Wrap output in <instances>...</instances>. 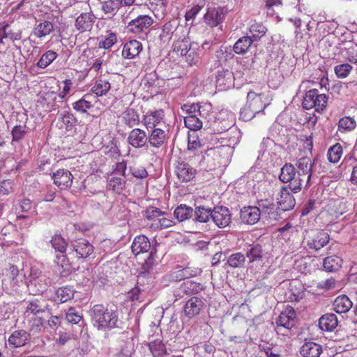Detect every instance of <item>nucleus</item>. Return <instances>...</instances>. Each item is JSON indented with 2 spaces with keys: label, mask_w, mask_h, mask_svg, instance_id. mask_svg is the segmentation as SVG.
<instances>
[{
  "label": "nucleus",
  "mask_w": 357,
  "mask_h": 357,
  "mask_svg": "<svg viewBox=\"0 0 357 357\" xmlns=\"http://www.w3.org/2000/svg\"><path fill=\"white\" fill-rule=\"evenodd\" d=\"M91 319L98 330L117 327L118 312L109 310L102 304L94 305L91 310Z\"/></svg>",
  "instance_id": "f257e3e1"
},
{
  "label": "nucleus",
  "mask_w": 357,
  "mask_h": 357,
  "mask_svg": "<svg viewBox=\"0 0 357 357\" xmlns=\"http://www.w3.org/2000/svg\"><path fill=\"white\" fill-rule=\"evenodd\" d=\"M127 165L125 161L117 162L114 171L109 176L107 188L117 195L121 194L126 188V171Z\"/></svg>",
  "instance_id": "f03ea898"
},
{
  "label": "nucleus",
  "mask_w": 357,
  "mask_h": 357,
  "mask_svg": "<svg viewBox=\"0 0 357 357\" xmlns=\"http://www.w3.org/2000/svg\"><path fill=\"white\" fill-rule=\"evenodd\" d=\"M153 22L154 20L150 15H139L128 23L126 31L141 38L142 35L146 34Z\"/></svg>",
  "instance_id": "7ed1b4c3"
},
{
  "label": "nucleus",
  "mask_w": 357,
  "mask_h": 357,
  "mask_svg": "<svg viewBox=\"0 0 357 357\" xmlns=\"http://www.w3.org/2000/svg\"><path fill=\"white\" fill-rule=\"evenodd\" d=\"M25 274L23 270L20 271L17 266L10 265L6 270L2 279V284L8 286L13 290H16L18 287L24 282Z\"/></svg>",
  "instance_id": "20e7f679"
},
{
  "label": "nucleus",
  "mask_w": 357,
  "mask_h": 357,
  "mask_svg": "<svg viewBox=\"0 0 357 357\" xmlns=\"http://www.w3.org/2000/svg\"><path fill=\"white\" fill-rule=\"evenodd\" d=\"M246 102L248 103L249 107L259 113L264 112L265 108L271 104V99L264 93L250 91L247 93Z\"/></svg>",
  "instance_id": "39448f33"
},
{
  "label": "nucleus",
  "mask_w": 357,
  "mask_h": 357,
  "mask_svg": "<svg viewBox=\"0 0 357 357\" xmlns=\"http://www.w3.org/2000/svg\"><path fill=\"white\" fill-rule=\"evenodd\" d=\"M202 283L194 280H186L181 283L174 291L176 298H181L185 296H190L200 293L204 289Z\"/></svg>",
  "instance_id": "423d86ee"
},
{
  "label": "nucleus",
  "mask_w": 357,
  "mask_h": 357,
  "mask_svg": "<svg viewBox=\"0 0 357 357\" xmlns=\"http://www.w3.org/2000/svg\"><path fill=\"white\" fill-rule=\"evenodd\" d=\"M142 124L149 129L157 128L161 123H165V112L162 109L148 111L142 117Z\"/></svg>",
  "instance_id": "0eeeda50"
},
{
  "label": "nucleus",
  "mask_w": 357,
  "mask_h": 357,
  "mask_svg": "<svg viewBox=\"0 0 357 357\" xmlns=\"http://www.w3.org/2000/svg\"><path fill=\"white\" fill-rule=\"evenodd\" d=\"M211 219L217 227L225 228L230 224L231 215L227 207L215 206L212 210Z\"/></svg>",
  "instance_id": "6e6552de"
},
{
  "label": "nucleus",
  "mask_w": 357,
  "mask_h": 357,
  "mask_svg": "<svg viewBox=\"0 0 357 357\" xmlns=\"http://www.w3.org/2000/svg\"><path fill=\"white\" fill-rule=\"evenodd\" d=\"M204 307V298L192 296L185 303L183 307V312L186 317L192 319L201 313Z\"/></svg>",
  "instance_id": "1a4fd4ad"
},
{
  "label": "nucleus",
  "mask_w": 357,
  "mask_h": 357,
  "mask_svg": "<svg viewBox=\"0 0 357 357\" xmlns=\"http://www.w3.org/2000/svg\"><path fill=\"white\" fill-rule=\"evenodd\" d=\"M148 144L155 149L162 148L167 142L168 132L161 128H154L147 135Z\"/></svg>",
  "instance_id": "9d476101"
},
{
  "label": "nucleus",
  "mask_w": 357,
  "mask_h": 357,
  "mask_svg": "<svg viewBox=\"0 0 357 357\" xmlns=\"http://www.w3.org/2000/svg\"><path fill=\"white\" fill-rule=\"evenodd\" d=\"M54 183L61 190H66L71 187L73 181V176L66 169H59L52 176Z\"/></svg>",
  "instance_id": "9b49d317"
},
{
  "label": "nucleus",
  "mask_w": 357,
  "mask_h": 357,
  "mask_svg": "<svg viewBox=\"0 0 357 357\" xmlns=\"http://www.w3.org/2000/svg\"><path fill=\"white\" fill-rule=\"evenodd\" d=\"M45 314H41L23 317L24 324L30 333L33 334H38L43 331L45 322V318L44 317Z\"/></svg>",
  "instance_id": "f8f14e48"
},
{
  "label": "nucleus",
  "mask_w": 357,
  "mask_h": 357,
  "mask_svg": "<svg viewBox=\"0 0 357 357\" xmlns=\"http://www.w3.org/2000/svg\"><path fill=\"white\" fill-rule=\"evenodd\" d=\"M128 142L135 149L142 148L148 143L147 134L144 130L135 128L128 134Z\"/></svg>",
  "instance_id": "ddd939ff"
},
{
  "label": "nucleus",
  "mask_w": 357,
  "mask_h": 357,
  "mask_svg": "<svg viewBox=\"0 0 357 357\" xmlns=\"http://www.w3.org/2000/svg\"><path fill=\"white\" fill-rule=\"evenodd\" d=\"M73 248L78 259H86L94 252L93 245L85 238H79L74 241Z\"/></svg>",
  "instance_id": "4468645a"
},
{
  "label": "nucleus",
  "mask_w": 357,
  "mask_h": 357,
  "mask_svg": "<svg viewBox=\"0 0 357 357\" xmlns=\"http://www.w3.org/2000/svg\"><path fill=\"white\" fill-rule=\"evenodd\" d=\"M178 179L181 182H188L196 175L197 170L185 162H178L175 169Z\"/></svg>",
  "instance_id": "2eb2a0df"
},
{
  "label": "nucleus",
  "mask_w": 357,
  "mask_h": 357,
  "mask_svg": "<svg viewBox=\"0 0 357 357\" xmlns=\"http://www.w3.org/2000/svg\"><path fill=\"white\" fill-rule=\"evenodd\" d=\"M142 50V43L137 40H130L124 44L121 55L126 59H133L139 56Z\"/></svg>",
  "instance_id": "dca6fc26"
},
{
  "label": "nucleus",
  "mask_w": 357,
  "mask_h": 357,
  "mask_svg": "<svg viewBox=\"0 0 357 357\" xmlns=\"http://www.w3.org/2000/svg\"><path fill=\"white\" fill-rule=\"evenodd\" d=\"M261 210L257 206L243 207L241 210V218L244 223L255 225L260 219Z\"/></svg>",
  "instance_id": "f3484780"
},
{
  "label": "nucleus",
  "mask_w": 357,
  "mask_h": 357,
  "mask_svg": "<svg viewBox=\"0 0 357 357\" xmlns=\"http://www.w3.org/2000/svg\"><path fill=\"white\" fill-rule=\"evenodd\" d=\"M201 273V268L185 267L171 273L169 275V280L179 282L189 278L196 277L200 275Z\"/></svg>",
  "instance_id": "a211bd4d"
},
{
  "label": "nucleus",
  "mask_w": 357,
  "mask_h": 357,
  "mask_svg": "<svg viewBox=\"0 0 357 357\" xmlns=\"http://www.w3.org/2000/svg\"><path fill=\"white\" fill-rule=\"evenodd\" d=\"M95 22V17L91 13H81L75 20V26L79 32L90 31Z\"/></svg>",
  "instance_id": "6ab92c4d"
},
{
  "label": "nucleus",
  "mask_w": 357,
  "mask_h": 357,
  "mask_svg": "<svg viewBox=\"0 0 357 357\" xmlns=\"http://www.w3.org/2000/svg\"><path fill=\"white\" fill-rule=\"evenodd\" d=\"M54 31V26L48 20H43L36 24L33 29L32 34L37 38L43 39Z\"/></svg>",
  "instance_id": "aec40b11"
},
{
  "label": "nucleus",
  "mask_w": 357,
  "mask_h": 357,
  "mask_svg": "<svg viewBox=\"0 0 357 357\" xmlns=\"http://www.w3.org/2000/svg\"><path fill=\"white\" fill-rule=\"evenodd\" d=\"M30 334L25 330L13 331L8 337V344L13 348L24 346L29 340Z\"/></svg>",
  "instance_id": "412c9836"
},
{
  "label": "nucleus",
  "mask_w": 357,
  "mask_h": 357,
  "mask_svg": "<svg viewBox=\"0 0 357 357\" xmlns=\"http://www.w3.org/2000/svg\"><path fill=\"white\" fill-rule=\"evenodd\" d=\"M119 119L130 128L139 126L141 121L137 111L131 107H128L123 111L119 116Z\"/></svg>",
  "instance_id": "4be33fe9"
},
{
  "label": "nucleus",
  "mask_w": 357,
  "mask_h": 357,
  "mask_svg": "<svg viewBox=\"0 0 357 357\" xmlns=\"http://www.w3.org/2000/svg\"><path fill=\"white\" fill-rule=\"evenodd\" d=\"M151 249V243L144 235L137 236L132 243L131 250L135 255L145 253Z\"/></svg>",
  "instance_id": "5701e85b"
},
{
  "label": "nucleus",
  "mask_w": 357,
  "mask_h": 357,
  "mask_svg": "<svg viewBox=\"0 0 357 357\" xmlns=\"http://www.w3.org/2000/svg\"><path fill=\"white\" fill-rule=\"evenodd\" d=\"M223 8H211L204 16V22L210 27H215L221 22V15Z\"/></svg>",
  "instance_id": "b1692460"
},
{
  "label": "nucleus",
  "mask_w": 357,
  "mask_h": 357,
  "mask_svg": "<svg viewBox=\"0 0 357 357\" xmlns=\"http://www.w3.org/2000/svg\"><path fill=\"white\" fill-rule=\"evenodd\" d=\"M25 304L26 307L23 312V317L46 313L45 307L38 299L26 301Z\"/></svg>",
  "instance_id": "393cba45"
},
{
  "label": "nucleus",
  "mask_w": 357,
  "mask_h": 357,
  "mask_svg": "<svg viewBox=\"0 0 357 357\" xmlns=\"http://www.w3.org/2000/svg\"><path fill=\"white\" fill-rule=\"evenodd\" d=\"M234 75L229 70H222L218 72L216 75V85L221 90H226L233 84Z\"/></svg>",
  "instance_id": "a878e982"
},
{
  "label": "nucleus",
  "mask_w": 357,
  "mask_h": 357,
  "mask_svg": "<svg viewBox=\"0 0 357 357\" xmlns=\"http://www.w3.org/2000/svg\"><path fill=\"white\" fill-rule=\"evenodd\" d=\"M111 89L109 80L105 78L102 75L99 76L95 81L91 91L98 97L106 95Z\"/></svg>",
  "instance_id": "bb28decb"
},
{
  "label": "nucleus",
  "mask_w": 357,
  "mask_h": 357,
  "mask_svg": "<svg viewBox=\"0 0 357 357\" xmlns=\"http://www.w3.org/2000/svg\"><path fill=\"white\" fill-rule=\"evenodd\" d=\"M337 316L333 313H328L320 317L319 326L321 331L329 332L337 327Z\"/></svg>",
  "instance_id": "cd10ccee"
},
{
  "label": "nucleus",
  "mask_w": 357,
  "mask_h": 357,
  "mask_svg": "<svg viewBox=\"0 0 357 357\" xmlns=\"http://www.w3.org/2000/svg\"><path fill=\"white\" fill-rule=\"evenodd\" d=\"M321 352V346L314 342H305L300 350V353L303 357H319Z\"/></svg>",
  "instance_id": "c85d7f7f"
},
{
  "label": "nucleus",
  "mask_w": 357,
  "mask_h": 357,
  "mask_svg": "<svg viewBox=\"0 0 357 357\" xmlns=\"http://www.w3.org/2000/svg\"><path fill=\"white\" fill-rule=\"evenodd\" d=\"M329 239L330 237L327 232L320 231L312 240L307 241V245L311 249L318 250L325 246L328 243Z\"/></svg>",
  "instance_id": "c756f323"
},
{
  "label": "nucleus",
  "mask_w": 357,
  "mask_h": 357,
  "mask_svg": "<svg viewBox=\"0 0 357 357\" xmlns=\"http://www.w3.org/2000/svg\"><path fill=\"white\" fill-rule=\"evenodd\" d=\"M352 307V302L346 295L337 296L333 303V310L339 314L347 312Z\"/></svg>",
  "instance_id": "7c9ffc66"
},
{
  "label": "nucleus",
  "mask_w": 357,
  "mask_h": 357,
  "mask_svg": "<svg viewBox=\"0 0 357 357\" xmlns=\"http://www.w3.org/2000/svg\"><path fill=\"white\" fill-rule=\"evenodd\" d=\"M290 183L281 188L280 197L278 198V208L280 211H287L290 209Z\"/></svg>",
  "instance_id": "2f4dec72"
},
{
  "label": "nucleus",
  "mask_w": 357,
  "mask_h": 357,
  "mask_svg": "<svg viewBox=\"0 0 357 357\" xmlns=\"http://www.w3.org/2000/svg\"><path fill=\"white\" fill-rule=\"evenodd\" d=\"M252 43L253 39L250 36H243L234 43L233 50L237 54H245L249 51Z\"/></svg>",
  "instance_id": "473e14b6"
},
{
  "label": "nucleus",
  "mask_w": 357,
  "mask_h": 357,
  "mask_svg": "<svg viewBox=\"0 0 357 357\" xmlns=\"http://www.w3.org/2000/svg\"><path fill=\"white\" fill-rule=\"evenodd\" d=\"M100 1L102 10L107 15L114 16L122 6L120 0H98Z\"/></svg>",
  "instance_id": "72a5a7b5"
},
{
  "label": "nucleus",
  "mask_w": 357,
  "mask_h": 357,
  "mask_svg": "<svg viewBox=\"0 0 357 357\" xmlns=\"http://www.w3.org/2000/svg\"><path fill=\"white\" fill-rule=\"evenodd\" d=\"M56 298L55 301L61 303H66L74 298L75 290L69 286L59 287L55 292Z\"/></svg>",
  "instance_id": "f704fd0d"
},
{
  "label": "nucleus",
  "mask_w": 357,
  "mask_h": 357,
  "mask_svg": "<svg viewBox=\"0 0 357 357\" xmlns=\"http://www.w3.org/2000/svg\"><path fill=\"white\" fill-rule=\"evenodd\" d=\"M190 49V40L189 38L184 37L174 41L172 45V50L181 56L185 55Z\"/></svg>",
  "instance_id": "c9c22d12"
},
{
  "label": "nucleus",
  "mask_w": 357,
  "mask_h": 357,
  "mask_svg": "<svg viewBox=\"0 0 357 357\" xmlns=\"http://www.w3.org/2000/svg\"><path fill=\"white\" fill-rule=\"evenodd\" d=\"M312 162L310 158L305 156L299 158L296 163V166L298 169V175H301V174L305 176L307 175V178L309 179L312 174Z\"/></svg>",
  "instance_id": "e433bc0d"
},
{
  "label": "nucleus",
  "mask_w": 357,
  "mask_h": 357,
  "mask_svg": "<svg viewBox=\"0 0 357 357\" xmlns=\"http://www.w3.org/2000/svg\"><path fill=\"white\" fill-rule=\"evenodd\" d=\"M342 262V259L337 256L333 255L327 257L324 259L323 266L326 271L335 272L340 268Z\"/></svg>",
  "instance_id": "4c0bfd02"
},
{
  "label": "nucleus",
  "mask_w": 357,
  "mask_h": 357,
  "mask_svg": "<svg viewBox=\"0 0 357 357\" xmlns=\"http://www.w3.org/2000/svg\"><path fill=\"white\" fill-rule=\"evenodd\" d=\"M290 311L288 312H282L276 323H277V331L278 333L282 334L283 335H287V333H283L284 331H289L290 330V315L289 314Z\"/></svg>",
  "instance_id": "58836bf2"
},
{
  "label": "nucleus",
  "mask_w": 357,
  "mask_h": 357,
  "mask_svg": "<svg viewBox=\"0 0 357 357\" xmlns=\"http://www.w3.org/2000/svg\"><path fill=\"white\" fill-rule=\"evenodd\" d=\"M193 213V209L185 204H181L177 206L174 212V217L179 221L183 222L190 219Z\"/></svg>",
  "instance_id": "ea45409f"
},
{
  "label": "nucleus",
  "mask_w": 357,
  "mask_h": 357,
  "mask_svg": "<svg viewBox=\"0 0 357 357\" xmlns=\"http://www.w3.org/2000/svg\"><path fill=\"white\" fill-rule=\"evenodd\" d=\"M91 97L90 93L84 95L81 99L73 103V108L77 112H86L92 107V103L89 100Z\"/></svg>",
  "instance_id": "a19ab883"
},
{
  "label": "nucleus",
  "mask_w": 357,
  "mask_h": 357,
  "mask_svg": "<svg viewBox=\"0 0 357 357\" xmlns=\"http://www.w3.org/2000/svg\"><path fill=\"white\" fill-rule=\"evenodd\" d=\"M50 243L52 247L56 252H59V253H66L68 243L60 234H54L52 237Z\"/></svg>",
  "instance_id": "79ce46f5"
},
{
  "label": "nucleus",
  "mask_w": 357,
  "mask_h": 357,
  "mask_svg": "<svg viewBox=\"0 0 357 357\" xmlns=\"http://www.w3.org/2000/svg\"><path fill=\"white\" fill-rule=\"evenodd\" d=\"M245 262V256L242 252H238L231 254L227 259V265L233 268H242Z\"/></svg>",
  "instance_id": "37998d69"
},
{
  "label": "nucleus",
  "mask_w": 357,
  "mask_h": 357,
  "mask_svg": "<svg viewBox=\"0 0 357 357\" xmlns=\"http://www.w3.org/2000/svg\"><path fill=\"white\" fill-rule=\"evenodd\" d=\"M185 126L192 131L199 130L202 126V121L197 116V114H190L184 117Z\"/></svg>",
  "instance_id": "c03bdc74"
},
{
  "label": "nucleus",
  "mask_w": 357,
  "mask_h": 357,
  "mask_svg": "<svg viewBox=\"0 0 357 357\" xmlns=\"http://www.w3.org/2000/svg\"><path fill=\"white\" fill-rule=\"evenodd\" d=\"M58 56L56 52L47 50L42 54L36 66L40 68H45L50 66Z\"/></svg>",
  "instance_id": "a18cd8bd"
},
{
  "label": "nucleus",
  "mask_w": 357,
  "mask_h": 357,
  "mask_svg": "<svg viewBox=\"0 0 357 357\" xmlns=\"http://www.w3.org/2000/svg\"><path fill=\"white\" fill-rule=\"evenodd\" d=\"M195 215L197 221L206 223L212 218V210L204 206H197L195 210Z\"/></svg>",
  "instance_id": "49530a36"
},
{
  "label": "nucleus",
  "mask_w": 357,
  "mask_h": 357,
  "mask_svg": "<svg viewBox=\"0 0 357 357\" xmlns=\"http://www.w3.org/2000/svg\"><path fill=\"white\" fill-rule=\"evenodd\" d=\"M264 250L259 244L252 245L246 252V257L248 258L250 263L262 260Z\"/></svg>",
  "instance_id": "de8ad7c7"
},
{
  "label": "nucleus",
  "mask_w": 357,
  "mask_h": 357,
  "mask_svg": "<svg viewBox=\"0 0 357 357\" xmlns=\"http://www.w3.org/2000/svg\"><path fill=\"white\" fill-rule=\"evenodd\" d=\"M197 113L202 118L206 119L208 121H210L215 118L213 106L209 102L199 103Z\"/></svg>",
  "instance_id": "09e8293b"
},
{
  "label": "nucleus",
  "mask_w": 357,
  "mask_h": 357,
  "mask_svg": "<svg viewBox=\"0 0 357 357\" xmlns=\"http://www.w3.org/2000/svg\"><path fill=\"white\" fill-rule=\"evenodd\" d=\"M149 349L155 357H161L166 354V347L162 340H156L149 344Z\"/></svg>",
  "instance_id": "8fccbe9b"
},
{
  "label": "nucleus",
  "mask_w": 357,
  "mask_h": 357,
  "mask_svg": "<svg viewBox=\"0 0 357 357\" xmlns=\"http://www.w3.org/2000/svg\"><path fill=\"white\" fill-rule=\"evenodd\" d=\"M342 155V147L339 143L331 146L327 153L328 160L332 163H337L341 158Z\"/></svg>",
  "instance_id": "3c124183"
},
{
  "label": "nucleus",
  "mask_w": 357,
  "mask_h": 357,
  "mask_svg": "<svg viewBox=\"0 0 357 357\" xmlns=\"http://www.w3.org/2000/svg\"><path fill=\"white\" fill-rule=\"evenodd\" d=\"M356 126V122L354 119L350 116H344L340 119L338 123V130L340 132H347L354 130Z\"/></svg>",
  "instance_id": "603ef678"
},
{
  "label": "nucleus",
  "mask_w": 357,
  "mask_h": 357,
  "mask_svg": "<svg viewBox=\"0 0 357 357\" xmlns=\"http://www.w3.org/2000/svg\"><path fill=\"white\" fill-rule=\"evenodd\" d=\"M317 89L309 90L303 98L302 106L305 109H310L314 108L316 104L314 102V98H317Z\"/></svg>",
  "instance_id": "864d4df0"
},
{
  "label": "nucleus",
  "mask_w": 357,
  "mask_h": 357,
  "mask_svg": "<svg viewBox=\"0 0 357 357\" xmlns=\"http://www.w3.org/2000/svg\"><path fill=\"white\" fill-rule=\"evenodd\" d=\"M117 42L116 34L112 31H108L105 38L98 43L99 49L108 50L111 48Z\"/></svg>",
  "instance_id": "5fc2aeb1"
},
{
  "label": "nucleus",
  "mask_w": 357,
  "mask_h": 357,
  "mask_svg": "<svg viewBox=\"0 0 357 357\" xmlns=\"http://www.w3.org/2000/svg\"><path fill=\"white\" fill-rule=\"evenodd\" d=\"M249 31L251 38L257 40L261 38L266 33V29L262 24L255 22L250 25Z\"/></svg>",
  "instance_id": "6e6d98bb"
},
{
  "label": "nucleus",
  "mask_w": 357,
  "mask_h": 357,
  "mask_svg": "<svg viewBox=\"0 0 357 357\" xmlns=\"http://www.w3.org/2000/svg\"><path fill=\"white\" fill-rule=\"evenodd\" d=\"M55 262L61 268V273H68L70 271L71 264L66 253H60L56 256Z\"/></svg>",
  "instance_id": "4d7b16f0"
},
{
  "label": "nucleus",
  "mask_w": 357,
  "mask_h": 357,
  "mask_svg": "<svg viewBox=\"0 0 357 357\" xmlns=\"http://www.w3.org/2000/svg\"><path fill=\"white\" fill-rule=\"evenodd\" d=\"M353 67L349 63H342L335 66L334 71L338 78H345L351 73Z\"/></svg>",
  "instance_id": "13d9d810"
},
{
  "label": "nucleus",
  "mask_w": 357,
  "mask_h": 357,
  "mask_svg": "<svg viewBox=\"0 0 357 357\" xmlns=\"http://www.w3.org/2000/svg\"><path fill=\"white\" fill-rule=\"evenodd\" d=\"M257 114H258L257 112L249 107L248 103L246 102L240 111L239 118L244 121H248L252 119Z\"/></svg>",
  "instance_id": "bf43d9fd"
},
{
  "label": "nucleus",
  "mask_w": 357,
  "mask_h": 357,
  "mask_svg": "<svg viewBox=\"0 0 357 357\" xmlns=\"http://www.w3.org/2000/svg\"><path fill=\"white\" fill-rule=\"evenodd\" d=\"M27 132V128L24 126H15L12 130V140L13 142H19Z\"/></svg>",
  "instance_id": "052dcab7"
},
{
  "label": "nucleus",
  "mask_w": 357,
  "mask_h": 357,
  "mask_svg": "<svg viewBox=\"0 0 357 357\" xmlns=\"http://www.w3.org/2000/svg\"><path fill=\"white\" fill-rule=\"evenodd\" d=\"M164 214L159 208L150 206L146 208L144 213V217L149 220H158V218Z\"/></svg>",
  "instance_id": "680f3d73"
},
{
  "label": "nucleus",
  "mask_w": 357,
  "mask_h": 357,
  "mask_svg": "<svg viewBox=\"0 0 357 357\" xmlns=\"http://www.w3.org/2000/svg\"><path fill=\"white\" fill-rule=\"evenodd\" d=\"M202 145L195 133H188V149L189 151H196L202 148Z\"/></svg>",
  "instance_id": "e2e57ef3"
},
{
  "label": "nucleus",
  "mask_w": 357,
  "mask_h": 357,
  "mask_svg": "<svg viewBox=\"0 0 357 357\" xmlns=\"http://www.w3.org/2000/svg\"><path fill=\"white\" fill-rule=\"evenodd\" d=\"M82 315H80L73 307L68 308V312L66 313V319L68 322L76 324L79 322L82 319Z\"/></svg>",
  "instance_id": "0e129e2a"
},
{
  "label": "nucleus",
  "mask_w": 357,
  "mask_h": 357,
  "mask_svg": "<svg viewBox=\"0 0 357 357\" xmlns=\"http://www.w3.org/2000/svg\"><path fill=\"white\" fill-rule=\"evenodd\" d=\"M314 102L316 104L314 108L317 112H322L327 105L328 97L325 94H319L317 92V98L314 99Z\"/></svg>",
  "instance_id": "69168bd1"
},
{
  "label": "nucleus",
  "mask_w": 357,
  "mask_h": 357,
  "mask_svg": "<svg viewBox=\"0 0 357 357\" xmlns=\"http://www.w3.org/2000/svg\"><path fill=\"white\" fill-rule=\"evenodd\" d=\"M130 172L134 177L140 179L145 178L149 175L146 169L140 165L130 167Z\"/></svg>",
  "instance_id": "338daca9"
},
{
  "label": "nucleus",
  "mask_w": 357,
  "mask_h": 357,
  "mask_svg": "<svg viewBox=\"0 0 357 357\" xmlns=\"http://www.w3.org/2000/svg\"><path fill=\"white\" fill-rule=\"evenodd\" d=\"M176 29V26L174 22H166L162 28V33L160 35V38H171V36L173 34L174 31Z\"/></svg>",
  "instance_id": "774afa93"
}]
</instances>
